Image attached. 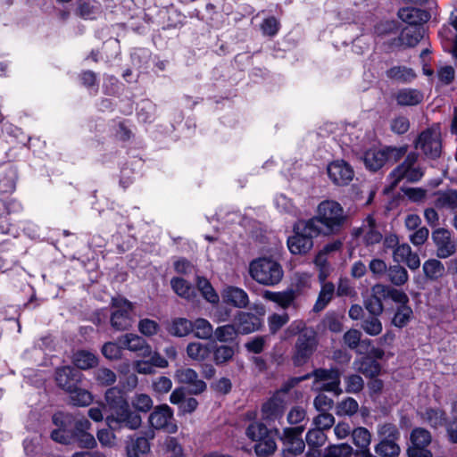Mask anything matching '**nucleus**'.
<instances>
[{
  "label": "nucleus",
  "instance_id": "f257e3e1",
  "mask_svg": "<svg viewBox=\"0 0 457 457\" xmlns=\"http://www.w3.org/2000/svg\"><path fill=\"white\" fill-rule=\"evenodd\" d=\"M309 226L320 235L337 234L346 220L343 207L336 201L325 200L317 207L316 215L307 220Z\"/></svg>",
  "mask_w": 457,
  "mask_h": 457
},
{
  "label": "nucleus",
  "instance_id": "f03ea898",
  "mask_svg": "<svg viewBox=\"0 0 457 457\" xmlns=\"http://www.w3.org/2000/svg\"><path fill=\"white\" fill-rule=\"evenodd\" d=\"M249 274L258 284L273 287L282 280L284 270L281 264L276 260L261 257L250 262Z\"/></svg>",
  "mask_w": 457,
  "mask_h": 457
},
{
  "label": "nucleus",
  "instance_id": "7ed1b4c3",
  "mask_svg": "<svg viewBox=\"0 0 457 457\" xmlns=\"http://www.w3.org/2000/svg\"><path fill=\"white\" fill-rule=\"evenodd\" d=\"M311 377L314 378V383H322V386L320 387V390L334 393L336 395H340L343 393V390L340 387L341 373L337 368H331L328 370L316 369L312 374H308L303 378H293L290 380L288 385L285 386V388L283 389L284 392L288 391L290 387L295 386L303 379Z\"/></svg>",
  "mask_w": 457,
  "mask_h": 457
},
{
  "label": "nucleus",
  "instance_id": "20e7f679",
  "mask_svg": "<svg viewBox=\"0 0 457 457\" xmlns=\"http://www.w3.org/2000/svg\"><path fill=\"white\" fill-rule=\"evenodd\" d=\"M307 220H299L294 226V235L287 239V246L293 254H304L313 247V237L320 236L309 226Z\"/></svg>",
  "mask_w": 457,
  "mask_h": 457
},
{
  "label": "nucleus",
  "instance_id": "39448f33",
  "mask_svg": "<svg viewBox=\"0 0 457 457\" xmlns=\"http://www.w3.org/2000/svg\"><path fill=\"white\" fill-rule=\"evenodd\" d=\"M105 421L110 429L113 431L122 428L137 430L142 425V417L138 412L133 411L128 403L117 410L112 411L106 416Z\"/></svg>",
  "mask_w": 457,
  "mask_h": 457
},
{
  "label": "nucleus",
  "instance_id": "423d86ee",
  "mask_svg": "<svg viewBox=\"0 0 457 457\" xmlns=\"http://www.w3.org/2000/svg\"><path fill=\"white\" fill-rule=\"evenodd\" d=\"M417 161L418 154L416 153L407 154L403 163L398 165L389 175L390 190L394 189L403 179L409 182H417L423 177V170L416 164Z\"/></svg>",
  "mask_w": 457,
  "mask_h": 457
},
{
  "label": "nucleus",
  "instance_id": "0eeeda50",
  "mask_svg": "<svg viewBox=\"0 0 457 457\" xmlns=\"http://www.w3.org/2000/svg\"><path fill=\"white\" fill-rule=\"evenodd\" d=\"M112 303L115 309L111 316L112 327L118 331L129 329L132 324V303L120 297L112 298Z\"/></svg>",
  "mask_w": 457,
  "mask_h": 457
},
{
  "label": "nucleus",
  "instance_id": "6e6552de",
  "mask_svg": "<svg viewBox=\"0 0 457 457\" xmlns=\"http://www.w3.org/2000/svg\"><path fill=\"white\" fill-rule=\"evenodd\" d=\"M415 147L429 158L436 159L441 154L440 135L436 129H428L415 141Z\"/></svg>",
  "mask_w": 457,
  "mask_h": 457
},
{
  "label": "nucleus",
  "instance_id": "1a4fd4ad",
  "mask_svg": "<svg viewBox=\"0 0 457 457\" xmlns=\"http://www.w3.org/2000/svg\"><path fill=\"white\" fill-rule=\"evenodd\" d=\"M149 423L152 428L164 429L170 434L178 430V426L173 422V411L167 404L155 407L149 416Z\"/></svg>",
  "mask_w": 457,
  "mask_h": 457
},
{
  "label": "nucleus",
  "instance_id": "9d476101",
  "mask_svg": "<svg viewBox=\"0 0 457 457\" xmlns=\"http://www.w3.org/2000/svg\"><path fill=\"white\" fill-rule=\"evenodd\" d=\"M432 241L436 247V255L440 259H446L456 252V245L449 230L438 228L432 232Z\"/></svg>",
  "mask_w": 457,
  "mask_h": 457
},
{
  "label": "nucleus",
  "instance_id": "9b49d317",
  "mask_svg": "<svg viewBox=\"0 0 457 457\" xmlns=\"http://www.w3.org/2000/svg\"><path fill=\"white\" fill-rule=\"evenodd\" d=\"M316 347V334L314 330H305L299 335L295 343V360L297 363L304 362Z\"/></svg>",
  "mask_w": 457,
  "mask_h": 457
},
{
  "label": "nucleus",
  "instance_id": "f8f14e48",
  "mask_svg": "<svg viewBox=\"0 0 457 457\" xmlns=\"http://www.w3.org/2000/svg\"><path fill=\"white\" fill-rule=\"evenodd\" d=\"M328 174L335 184L343 186L352 181L354 172L347 162L337 160L328 164Z\"/></svg>",
  "mask_w": 457,
  "mask_h": 457
},
{
  "label": "nucleus",
  "instance_id": "ddd939ff",
  "mask_svg": "<svg viewBox=\"0 0 457 457\" xmlns=\"http://www.w3.org/2000/svg\"><path fill=\"white\" fill-rule=\"evenodd\" d=\"M90 427L91 423L84 417L75 420L72 436L80 447L94 448L96 445L94 436L87 432Z\"/></svg>",
  "mask_w": 457,
  "mask_h": 457
},
{
  "label": "nucleus",
  "instance_id": "4468645a",
  "mask_svg": "<svg viewBox=\"0 0 457 457\" xmlns=\"http://www.w3.org/2000/svg\"><path fill=\"white\" fill-rule=\"evenodd\" d=\"M175 378L179 383L188 385L192 394H201L206 389V384L198 378L197 372L191 368L178 370L175 373Z\"/></svg>",
  "mask_w": 457,
  "mask_h": 457
},
{
  "label": "nucleus",
  "instance_id": "2eb2a0df",
  "mask_svg": "<svg viewBox=\"0 0 457 457\" xmlns=\"http://www.w3.org/2000/svg\"><path fill=\"white\" fill-rule=\"evenodd\" d=\"M81 374L74 368L65 366L56 370L55 380L59 387L66 392L75 388L80 380Z\"/></svg>",
  "mask_w": 457,
  "mask_h": 457
},
{
  "label": "nucleus",
  "instance_id": "dca6fc26",
  "mask_svg": "<svg viewBox=\"0 0 457 457\" xmlns=\"http://www.w3.org/2000/svg\"><path fill=\"white\" fill-rule=\"evenodd\" d=\"M395 262H405L411 270H417L420 265V260L417 253L411 251V246L404 243L398 245L393 253Z\"/></svg>",
  "mask_w": 457,
  "mask_h": 457
},
{
  "label": "nucleus",
  "instance_id": "f3484780",
  "mask_svg": "<svg viewBox=\"0 0 457 457\" xmlns=\"http://www.w3.org/2000/svg\"><path fill=\"white\" fill-rule=\"evenodd\" d=\"M262 298L275 303L282 309L286 310L290 306H295L296 292L293 289H287L280 292H272L265 290L262 293Z\"/></svg>",
  "mask_w": 457,
  "mask_h": 457
},
{
  "label": "nucleus",
  "instance_id": "a211bd4d",
  "mask_svg": "<svg viewBox=\"0 0 457 457\" xmlns=\"http://www.w3.org/2000/svg\"><path fill=\"white\" fill-rule=\"evenodd\" d=\"M284 410V400L279 395H275L262 405V419L267 421L278 420L282 417Z\"/></svg>",
  "mask_w": 457,
  "mask_h": 457
},
{
  "label": "nucleus",
  "instance_id": "6ab92c4d",
  "mask_svg": "<svg viewBox=\"0 0 457 457\" xmlns=\"http://www.w3.org/2000/svg\"><path fill=\"white\" fill-rule=\"evenodd\" d=\"M223 302L237 308H245L249 303L246 292L237 287H227L221 294Z\"/></svg>",
  "mask_w": 457,
  "mask_h": 457
},
{
  "label": "nucleus",
  "instance_id": "aec40b11",
  "mask_svg": "<svg viewBox=\"0 0 457 457\" xmlns=\"http://www.w3.org/2000/svg\"><path fill=\"white\" fill-rule=\"evenodd\" d=\"M398 105L414 106L420 104L424 99V94L417 88H402L395 95Z\"/></svg>",
  "mask_w": 457,
  "mask_h": 457
},
{
  "label": "nucleus",
  "instance_id": "412c9836",
  "mask_svg": "<svg viewBox=\"0 0 457 457\" xmlns=\"http://www.w3.org/2000/svg\"><path fill=\"white\" fill-rule=\"evenodd\" d=\"M236 326L238 333L249 334L261 327L260 319L253 313L239 312L236 319Z\"/></svg>",
  "mask_w": 457,
  "mask_h": 457
},
{
  "label": "nucleus",
  "instance_id": "4be33fe9",
  "mask_svg": "<svg viewBox=\"0 0 457 457\" xmlns=\"http://www.w3.org/2000/svg\"><path fill=\"white\" fill-rule=\"evenodd\" d=\"M423 28L417 26L405 28L398 37L399 44L406 47L415 46L423 37Z\"/></svg>",
  "mask_w": 457,
  "mask_h": 457
},
{
  "label": "nucleus",
  "instance_id": "5701e85b",
  "mask_svg": "<svg viewBox=\"0 0 457 457\" xmlns=\"http://www.w3.org/2000/svg\"><path fill=\"white\" fill-rule=\"evenodd\" d=\"M374 290L377 294L382 295L383 299L390 298L401 305H407L409 302L408 295L403 291L398 290L396 288L383 284H376Z\"/></svg>",
  "mask_w": 457,
  "mask_h": 457
},
{
  "label": "nucleus",
  "instance_id": "b1692460",
  "mask_svg": "<svg viewBox=\"0 0 457 457\" xmlns=\"http://www.w3.org/2000/svg\"><path fill=\"white\" fill-rule=\"evenodd\" d=\"M398 17L404 22L416 26L417 24L425 22L428 19V14L417 8H402L398 12Z\"/></svg>",
  "mask_w": 457,
  "mask_h": 457
},
{
  "label": "nucleus",
  "instance_id": "393cba45",
  "mask_svg": "<svg viewBox=\"0 0 457 457\" xmlns=\"http://www.w3.org/2000/svg\"><path fill=\"white\" fill-rule=\"evenodd\" d=\"M359 230L368 245L378 244L382 239V234L378 230L375 220L371 216L367 217Z\"/></svg>",
  "mask_w": 457,
  "mask_h": 457
},
{
  "label": "nucleus",
  "instance_id": "a878e982",
  "mask_svg": "<svg viewBox=\"0 0 457 457\" xmlns=\"http://www.w3.org/2000/svg\"><path fill=\"white\" fill-rule=\"evenodd\" d=\"M149 451L150 444L144 436H138L135 439H131L126 446L128 457H145V454Z\"/></svg>",
  "mask_w": 457,
  "mask_h": 457
},
{
  "label": "nucleus",
  "instance_id": "bb28decb",
  "mask_svg": "<svg viewBox=\"0 0 457 457\" xmlns=\"http://www.w3.org/2000/svg\"><path fill=\"white\" fill-rule=\"evenodd\" d=\"M367 168L371 170L380 169L387 161L386 154L384 149H370L367 151L363 157Z\"/></svg>",
  "mask_w": 457,
  "mask_h": 457
},
{
  "label": "nucleus",
  "instance_id": "cd10ccee",
  "mask_svg": "<svg viewBox=\"0 0 457 457\" xmlns=\"http://www.w3.org/2000/svg\"><path fill=\"white\" fill-rule=\"evenodd\" d=\"M335 294V286L331 282H324L319 293L317 301L313 306V311L319 312L322 311L332 300Z\"/></svg>",
  "mask_w": 457,
  "mask_h": 457
},
{
  "label": "nucleus",
  "instance_id": "c85d7f7f",
  "mask_svg": "<svg viewBox=\"0 0 457 457\" xmlns=\"http://www.w3.org/2000/svg\"><path fill=\"white\" fill-rule=\"evenodd\" d=\"M211 352L209 345L199 342L189 343L187 346V356L197 361H205L210 356Z\"/></svg>",
  "mask_w": 457,
  "mask_h": 457
},
{
  "label": "nucleus",
  "instance_id": "c756f323",
  "mask_svg": "<svg viewBox=\"0 0 457 457\" xmlns=\"http://www.w3.org/2000/svg\"><path fill=\"white\" fill-rule=\"evenodd\" d=\"M422 270L427 278L436 280L443 277L445 271L444 264L437 259H429L423 263Z\"/></svg>",
  "mask_w": 457,
  "mask_h": 457
},
{
  "label": "nucleus",
  "instance_id": "7c9ffc66",
  "mask_svg": "<svg viewBox=\"0 0 457 457\" xmlns=\"http://www.w3.org/2000/svg\"><path fill=\"white\" fill-rule=\"evenodd\" d=\"M355 370L368 378H374L380 372V365L370 358H362L354 362Z\"/></svg>",
  "mask_w": 457,
  "mask_h": 457
},
{
  "label": "nucleus",
  "instance_id": "2f4dec72",
  "mask_svg": "<svg viewBox=\"0 0 457 457\" xmlns=\"http://www.w3.org/2000/svg\"><path fill=\"white\" fill-rule=\"evenodd\" d=\"M386 76L399 82L408 83L416 78V73L405 66H395L386 71Z\"/></svg>",
  "mask_w": 457,
  "mask_h": 457
},
{
  "label": "nucleus",
  "instance_id": "473e14b6",
  "mask_svg": "<svg viewBox=\"0 0 457 457\" xmlns=\"http://www.w3.org/2000/svg\"><path fill=\"white\" fill-rule=\"evenodd\" d=\"M351 436L353 445L358 448L357 451H362L370 448L371 434L366 428L359 427L354 428L352 431Z\"/></svg>",
  "mask_w": 457,
  "mask_h": 457
},
{
  "label": "nucleus",
  "instance_id": "72a5a7b5",
  "mask_svg": "<svg viewBox=\"0 0 457 457\" xmlns=\"http://www.w3.org/2000/svg\"><path fill=\"white\" fill-rule=\"evenodd\" d=\"M73 363L79 369L87 370L97 364V358L94 353L81 350L74 353Z\"/></svg>",
  "mask_w": 457,
  "mask_h": 457
},
{
  "label": "nucleus",
  "instance_id": "f704fd0d",
  "mask_svg": "<svg viewBox=\"0 0 457 457\" xmlns=\"http://www.w3.org/2000/svg\"><path fill=\"white\" fill-rule=\"evenodd\" d=\"M277 450V445L272 436L269 434L256 441L254 452L259 457L271 455Z\"/></svg>",
  "mask_w": 457,
  "mask_h": 457
},
{
  "label": "nucleus",
  "instance_id": "c9c22d12",
  "mask_svg": "<svg viewBox=\"0 0 457 457\" xmlns=\"http://www.w3.org/2000/svg\"><path fill=\"white\" fill-rule=\"evenodd\" d=\"M374 289L375 285L371 287V295L365 300L364 306L370 315L379 316L384 311L383 296L377 294Z\"/></svg>",
  "mask_w": 457,
  "mask_h": 457
},
{
  "label": "nucleus",
  "instance_id": "e433bc0d",
  "mask_svg": "<svg viewBox=\"0 0 457 457\" xmlns=\"http://www.w3.org/2000/svg\"><path fill=\"white\" fill-rule=\"evenodd\" d=\"M194 336L199 339H210L213 335L212 325L205 319L198 318L192 322Z\"/></svg>",
  "mask_w": 457,
  "mask_h": 457
},
{
  "label": "nucleus",
  "instance_id": "4c0bfd02",
  "mask_svg": "<svg viewBox=\"0 0 457 457\" xmlns=\"http://www.w3.org/2000/svg\"><path fill=\"white\" fill-rule=\"evenodd\" d=\"M436 205L441 208H457V190L449 189L436 193Z\"/></svg>",
  "mask_w": 457,
  "mask_h": 457
},
{
  "label": "nucleus",
  "instance_id": "58836bf2",
  "mask_svg": "<svg viewBox=\"0 0 457 457\" xmlns=\"http://www.w3.org/2000/svg\"><path fill=\"white\" fill-rule=\"evenodd\" d=\"M375 452L381 457H397L401 448L396 441L380 440L375 446Z\"/></svg>",
  "mask_w": 457,
  "mask_h": 457
},
{
  "label": "nucleus",
  "instance_id": "ea45409f",
  "mask_svg": "<svg viewBox=\"0 0 457 457\" xmlns=\"http://www.w3.org/2000/svg\"><path fill=\"white\" fill-rule=\"evenodd\" d=\"M175 293L185 299H193L195 295L194 287L181 278H174L170 281Z\"/></svg>",
  "mask_w": 457,
  "mask_h": 457
},
{
  "label": "nucleus",
  "instance_id": "a19ab883",
  "mask_svg": "<svg viewBox=\"0 0 457 457\" xmlns=\"http://www.w3.org/2000/svg\"><path fill=\"white\" fill-rule=\"evenodd\" d=\"M118 342L121 344V347L124 349L137 352L145 345V340L135 334H126L119 337Z\"/></svg>",
  "mask_w": 457,
  "mask_h": 457
},
{
  "label": "nucleus",
  "instance_id": "79ce46f5",
  "mask_svg": "<svg viewBox=\"0 0 457 457\" xmlns=\"http://www.w3.org/2000/svg\"><path fill=\"white\" fill-rule=\"evenodd\" d=\"M388 280L395 286L405 284L409 278L408 272L403 266L397 264L388 268L386 272Z\"/></svg>",
  "mask_w": 457,
  "mask_h": 457
},
{
  "label": "nucleus",
  "instance_id": "37998d69",
  "mask_svg": "<svg viewBox=\"0 0 457 457\" xmlns=\"http://www.w3.org/2000/svg\"><path fill=\"white\" fill-rule=\"evenodd\" d=\"M192 321L185 318L175 319L170 328V333L176 337H186L192 332Z\"/></svg>",
  "mask_w": 457,
  "mask_h": 457
},
{
  "label": "nucleus",
  "instance_id": "c03bdc74",
  "mask_svg": "<svg viewBox=\"0 0 457 457\" xmlns=\"http://www.w3.org/2000/svg\"><path fill=\"white\" fill-rule=\"evenodd\" d=\"M422 420L433 428L442 427L445 422V412L437 409H427L421 412Z\"/></svg>",
  "mask_w": 457,
  "mask_h": 457
},
{
  "label": "nucleus",
  "instance_id": "a18cd8bd",
  "mask_svg": "<svg viewBox=\"0 0 457 457\" xmlns=\"http://www.w3.org/2000/svg\"><path fill=\"white\" fill-rule=\"evenodd\" d=\"M411 441L413 446L427 447L432 441L429 431L423 428H416L411 433Z\"/></svg>",
  "mask_w": 457,
  "mask_h": 457
},
{
  "label": "nucleus",
  "instance_id": "49530a36",
  "mask_svg": "<svg viewBox=\"0 0 457 457\" xmlns=\"http://www.w3.org/2000/svg\"><path fill=\"white\" fill-rule=\"evenodd\" d=\"M213 334L219 342L227 343L233 341L238 334V331L234 325L228 324L216 328V329L213 330Z\"/></svg>",
  "mask_w": 457,
  "mask_h": 457
},
{
  "label": "nucleus",
  "instance_id": "de8ad7c7",
  "mask_svg": "<svg viewBox=\"0 0 457 457\" xmlns=\"http://www.w3.org/2000/svg\"><path fill=\"white\" fill-rule=\"evenodd\" d=\"M305 441L312 450L321 447L327 441V436L323 431L316 428L310 429L306 436Z\"/></svg>",
  "mask_w": 457,
  "mask_h": 457
},
{
  "label": "nucleus",
  "instance_id": "09e8293b",
  "mask_svg": "<svg viewBox=\"0 0 457 457\" xmlns=\"http://www.w3.org/2000/svg\"><path fill=\"white\" fill-rule=\"evenodd\" d=\"M359 404L352 397H347L339 402L336 406V413L338 416H352L358 411Z\"/></svg>",
  "mask_w": 457,
  "mask_h": 457
},
{
  "label": "nucleus",
  "instance_id": "8fccbe9b",
  "mask_svg": "<svg viewBox=\"0 0 457 457\" xmlns=\"http://www.w3.org/2000/svg\"><path fill=\"white\" fill-rule=\"evenodd\" d=\"M377 433L380 440L397 441L400 437L399 429L392 423L379 424Z\"/></svg>",
  "mask_w": 457,
  "mask_h": 457
},
{
  "label": "nucleus",
  "instance_id": "3c124183",
  "mask_svg": "<svg viewBox=\"0 0 457 457\" xmlns=\"http://www.w3.org/2000/svg\"><path fill=\"white\" fill-rule=\"evenodd\" d=\"M131 406L137 412H148L153 407V400L146 394H136L131 399Z\"/></svg>",
  "mask_w": 457,
  "mask_h": 457
},
{
  "label": "nucleus",
  "instance_id": "603ef678",
  "mask_svg": "<svg viewBox=\"0 0 457 457\" xmlns=\"http://www.w3.org/2000/svg\"><path fill=\"white\" fill-rule=\"evenodd\" d=\"M68 393H70L71 401L74 405L87 406L93 401V397L88 391L78 388L77 386L73 390L69 391Z\"/></svg>",
  "mask_w": 457,
  "mask_h": 457
},
{
  "label": "nucleus",
  "instance_id": "864d4df0",
  "mask_svg": "<svg viewBox=\"0 0 457 457\" xmlns=\"http://www.w3.org/2000/svg\"><path fill=\"white\" fill-rule=\"evenodd\" d=\"M105 400L111 409V411L128 403L121 392L115 387H112L106 391Z\"/></svg>",
  "mask_w": 457,
  "mask_h": 457
},
{
  "label": "nucleus",
  "instance_id": "5fc2aeb1",
  "mask_svg": "<svg viewBox=\"0 0 457 457\" xmlns=\"http://www.w3.org/2000/svg\"><path fill=\"white\" fill-rule=\"evenodd\" d=\"M235 354V350L229 345L217 346L213 351V361L217 365L224 364L229 361Z\"/></svg>",
  "mask_w": 457,
  "mask_h": 457
},
{
  "label": "nucleus",
  "instance_id": "6e6d98bb",
  "mask_svg": "<svg viewBox=\"0 0 457 457\" xmlns=\"http://www.w3.org/2000/svg\"><path fill=\"white\" fill-rule=\"evenodd\" d=\"M197 287L201 291L203 296L210 303H216L219 302V295L215 293L210 282L202 277L197 278Z\"/></svg>",
  "mask_w": 457,
  "mask_h": 457
},
{
  "label": "nucleus",
  "instance_id": "4d7b16f0",
  "mask_svg": "<svg viewBox=\"0 0 457 457\" xmlns=\"http://www.w3.org/2000/svg\"><path fill=\"white\" fill-rule=\"evenodd\" d=\"M361 328L370 336L375 337L382 332V323L378 316H370L364 319L361 322Z\"/></svg>",
  "mask_w": 457,
  "mask_h": 457
},
{
  "label": "nucleus",
  "instance_id": "13d9d810",
  "mask_svg": "<svg viewBox=\"0 0 457 457\" xmlns=\"http://www.w3.org/2000/svg\"><path fill=\"white\" fill-rule=\"evenodd\" d=\"M412 310L408 305H400L392 320L394 326L398 328H403L410 321Z\"/></svg>",
  "mask_w": 457,
  "mask_h": 457
},
{
  "label": "nucleus",
  "instance_id": "bf43d9fd",
  "mask_svg": "<svg viewBox=\"0 0 457 457\" xmlns=\"http://www.w3.org/2000/svg\"><path fill=\"white\" fill-rule=\"evenodd\" d=\"M353 448L348 444H339L328 446L325 457H351Z\"/></svg>",
  "mask_w": 457,
  "mask_h": 457
},
{
  "label": "nucleus",
  "instance_id": "052dcab7",
  "mask_svg": "<svg viewBox=\"0 0 457 457\" xmlns=\"http://www.w3.org/2000/svg\"><path fill=\"white\" fill-rule=\"evenodd\" d=\"M97 383L104 386H112L116 382V374L110 369L100 368L95 372Z\"/></svg>",
  "mask_w": 457,
  "mask_h": 457
},
{
  "label": "nucleus",
  "instance_id": "680f3d73",
  "mask_svg": "<svg viewBox=\"0 0 457 457\" xmlns=\"http://www.w3.org/2000/svg\"><path fill=\"white\" fill-rule=\"evenodd\" d=\"M289 320L287 313H272L268 318L269 329L271 334H276Z\"/></svg>",
  "mask_w": 457,
  "mask_h": 457
},
{
  "label": "nucleus",
  "instance_id": "e2e57ef3",
  "mask_svg": "<svg viewBox=\"0 0 457 457\" xmlns=\"http://www.w3.org/2000/svg\"><path fill=\"white\" fill-rule=\"evenodd\" d=\"M268 434L266 426L260 422H253L246 428V436L255 442Z\"/></svg>",
  "mask_w": 457,
  "mask_h": 457
},
{
  "label": "nucleus",
  "instance_id": "0e129e2a",
  "mask_svg": "<svg viewBox=\"0 0 457 457\" xmlns=\"http://www.w3.org/2000/svg\"><path fill=\"white\" fill-rule=\"evenodd\" d=\"M345 392L356 394L361 392L364 387V381L359 375L353 374L345 378Z\"/></svg>",
  "mask_w": 457,
  "mask_h": 457
},
{
  "label": "nucleus",
  "instance_id": "69168bd1",
  "mask_svg": "<svg viewBox=\"0 0 457 457\" xmlns=\"http://www.w3.org/2000/svg\"><path fill=\"white\" fill-rule=\"evenodd\" d=\"M303 431V428L295 427V428H286L283 429L282 434L280 435V439L283 441L284 445L287 447L292 444V442L299 439Z\"/></svg>",
  "mask_w": 457,
  "mask_h": 457
},
{
  "label": "nucleus",
  "instance_id": "338daca9",
  "mask_svg": "<svg viewBox=\"0 0 457 457\" xmlns=\"http://www.w3.org/2000/svg\"><path fill=\"white\" fill-rule=\"evenodd\" d=\"M335 423V418L328 412H320L313 419V424L316 428L321 431L329 429Z\"/></svg>",
  "mask_w": 457,
  "mask_h": 457
},
{
  "label": "nucleus",
  "instance_id": "774afa93",
  "mask_svg": "<svg viewBox=\"0 0 457 457\" xmlns=\"http://www.w3.org/2000/svg\"><path fill=\"white\" fill-rule=\"evenodd\" d=\"M122 349L124 348L119 342H107L103 345L102 353L107 359L115 360L120 357Z\"/></svg>",
  "mask_w": 457,
  "mask_h": 457
}]
</instances>
